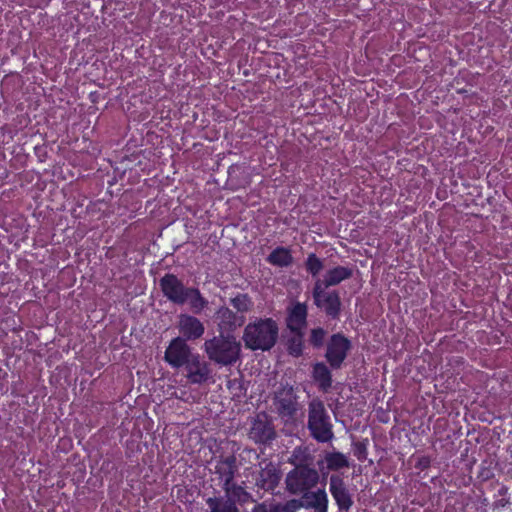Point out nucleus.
Listing matches in <instances>:
<instances>
[{"label": "nucleus", "instance_id": "nucleus-1", "mask_svg": "<svg viewBox=\"0 0 512 512\" xmlns=\"http://www.w3.org/2000/svg\"><path fill=\"white\" fill-rule=\"evenodd\" d=\"M279 326L272 318H257L246 325L242 340L251 351H270L277 343Z\"/></svg>", "mask_w": 512, "mask_h": 512}, {"label": "nucleus", "instance_id": "nucleus-2", "mask_svg": "<svg viewBox=\"0 0 512 512\" xmlns=\"http://www.w3.org/2000/svg\"><path fill=\"white\" fill-rule=\"evenodd\" d=\"M307 429L318 443H327L334 438L331 417L319 398H314L308 403Z\"/></svg>", "mask_w": 512, "mask_h": 512}, {"label": "nucleus", "instance_id": "nucleus-3", "mask_svg": "<svg viewBox=\"0 0 512 512\" xmlns=\"http://www.w3.org/2000/svg\"><path fill=\"white\" fill-rule=\"evenodd\" d=\"M299 397L292 385L280 384L272 397L273 411L285 425L295 424L298 420L302 406Z\"/></svg>", "mask_w": 512, "mask_h": 512}, {"label": "nucleus", "instance_id": "nucleus-4", "mask_svg": "<svg viewBox=\"0 0 512 512\" xmlns=\"http://www.w3.org/2000/svg\"><path fill=\"white\" fill-rule=\"evenodd\" d=\"M204 351L212 362L230 366L239 360L241 346L233 337L219 335L205 341Z\"/></svg>", "mask_w": 512, "mask_h": 512}, {"label": "nucleus", "instance_id": "nucleus-5", "mask_svg": "<svg viewBox=\"0 0 512 512\" xmlns=\"http://www.w3.org/2000/svg\"><path fill=\"white\" fill-rule=\"evenodd\" d=\"M318 482V471L307 464L296 465L285 478L286 490L293 495L304 494L315 487Z\"/></svg>", "mask_w": 512, "mask_h": 512}, {"label": "nucleus", "instance_id": "nucleus-6", "mask_svg": "<svg viewBox=\"0 0 512 512\" xmlns=\"http://www.w3.org/2000/svg\"><path fill=\"white\" fill-rule=\"evenodd\" d=\"M312 296L314 304L324 311L326 316L331 320H338L341 313V299L336 290L326 291L320 283H315Z\"/></svg>", "mask_w": 512, "mask_h": 512}, {"label": "nucleus", "instance_id": "nucleus-7", "mask_svg": "<svg viewBox=\"0 0 512 512\" xmlns=\"http://www.w3.org/2000/svg\"><path fill=\"white\" fill-rule=\"evenodd\" d=\"M352 343L343 333L332 334L327 342L325 358L332 369H340L346 360Z\"/></svg>", "mask_w": 512, "mask_h": 512}, {"label": "nucleus", "instance_id": "nucleus-8", "mask_svg": "<svg viewBox=\"0 0 512 512\" xmlns=\"http://www.w3.org/2000/svg\"><path fill=\"white\" fill-rule=\"evenodd\" d=\"M248 437L257 445L271 446L277 437L273 422L266 413L258 414L251 422Z\"/></svg>", "mask_w": 512, "mask_h": 512}, {"label": "nucleus", "instance_id": "nucleus-9", "mask_svg": "<svg viewBox=\"0 0 512 512\" xmlns=\"http://www.w3.org/2000/svg\"><path fill=\"white\" fill-rule=\"evenodd\" d=\"M299 507L313 508L315 512H327L328 497L324 489L310 490L302 494L301 500H291L286 503L285 512H294Z\"/></svg>", "mask_w": 512, "mask_h": 512}, {"label": "nucleus", "instance_id": "nucleus-10", "mask_svg": "<svg viewBox=\"0 0 512 512\" xmlns=\"http://www.w3.org/2000/svg\"><path fill=\"white\" fill-rule=\"evenodd\" d=\"M193 355L187 341L181 337H175L165 350L164 360L171 367L178 369L183 367Z\"/></svg>", "mask_w": 512, "mask_h": 512}, {"label": "nucleus", "instance_id": "nucleus-11", "mask_svg": "<svg viewBox=\"0 0 512 512\" xmlns=\"http://www.w3.org/2000/svg\"><path fill=\"white\" fill-rule=\"evenodd\" d=\"M163 295L172 303L183 305L186 303L187 292L190 287H186L183 282L174 274H165L159 282Z\"/></svg>", "mask_w": 512, "mask_h": 512}, {"label": "nucleus", "instance_id": "nucleus-12", "mask_svg": "<svg viewBox=\"0 0 512 512\" xmlns=\"http://www.w3.org/2000/svg\"><path fill=\"white\" fill-rule=\"evenodd\" d=\"M183 367L186 371V379L190 384L201 385L211 378L210 365L202 360L199 354H194Z\"/></svg>", "mask_w": 512, "mask_h": 512}, {"label": "nucleus", "instance_id": "nucleus-13", "mask_svg": "<svg viewBox=\"0 0 512 512\" xmlns=\"http://www.w3.org/2000/svg\"><path fill=\"white\" fill-rule=\"evenodd\" d=\"M329 491L340 512H349L354 501L345 481L339 475H331L329 480Z\"/></svg>", "mask_w": 512, "mask_h": 512}, {"label": "nucleus", "instance_id": "nucleus-14", "mask_svg": "<svg viewBox=\"0 0 512 512\" xmlns=\"http://www.w3.org/2000/svg\"><path fill=\"white\" fill-rule=\"evenodd\" d=\"M238 470L239 465L235 455L232 454L225 457H219L214 466V473L218 477L221 488L234 482Z\"/></svg>", "mask_w": 512, "mask_h": 512}, {"label": "nucleus", "instance_id": "nucleus-15", "mask_svg": "<svg viewBox=\"0 0 512 512\" xmlns=\"http://www.w3.org/2000/svg\"><path fill=\"white\" fill-rule=\"evenodd\" d=\"M178 331L180 337L185 341H194L200 339L204 332V324L195 316L189 314H181L178 318Z\"/></svg>", "mask_w": 512, "mask_h": 512}, {"label": "nucleus", "instance_id": "nucleus-16", "mask_svg": "<svg viewBox=\"0 0 512 512\" xmlns=\"http://www.w3.org/2000/svg\"><path fill=\"white\" fill-rule=\"evenodd\" d=\"M281 480L280 471L272 464L268 463L259 472L256 478V486L267 492H273Z\"/></svg>", "mask_w": 512, "mask_h": 512}, {"label": "nucleus", "instance_id": "nucleus-17", "mask_svg": "<svg viewBox=\"0 0 512 512\" xmlns=\"http://www.w3.org/2000/svg\"><path fill=\"white\" fill-rule=\"evenodd\" d=\"M307 306L305 303L297 302L288 312L287 328L290 332H298L307 324Z\"/></svg>", "mask_w": 512, "mask_h": 512}, {"label": "nucleus", "instance_id": "nucleus-18", "mask_svg": "<svg viewBox=\"0 0 512 512\" xmlns=\"http://www.w3.org/2000/svg\"><path fill=\"white\" fill-rule=\"evenodd\" d=\"M353 274V269L344 266H337L332 269H329L323 280L317 279L315 283L322 284L323 287L335 286L341 283L342 281L349 279Z\"/></svg>", "mask_w": 512, "mask_h": 512}, {"label": "nucleus", "instance_id": "nucleus-19", "mask_svg": "<svg viewBox=\"0 0 512 512\" xmlns=\"http://www.w3.org/2000/svg\"><path fill=\"white\" fill-rule=\"evenodd\" d=\"M222 490L225 496L231 499L236 505H245L254 502L253 496L244 487V482L242 485L232 482L230 485L223 487Z\"/></svg>", "mask_w": 512, "mask_h": 512}, {"label": "nucleus", "instance_id": "nucleus-20", "mask_svg": "<svg viewBox=\"0 0 512 512\" xmlns=\"http://www.w3.org/2000/svg\"><path fill=\"white\" fill-rule=\"evenodd\" d=\"M312 378L320 390L327 392L332 387V373L323 362H317L312 367Z\"/></svg>", "mask_w": 512, "mask_h": 512}, {"label": "nucleus", "instance_id": "nucleus-21", "mask_svg": "<svg viewBox=\"0 0 512 512\" xmlns=\"http://www.w3.org/2000/svg\"><path fill=\"white\" fill-rule=\"evenodd\" d=\"M209 512H240L237 505L226 496H213L206 499Z\"/></svg>", "mask_w": 512, "mask_h": 512}, {"label": "nucleus", "instance_id": "nucleus-22", "mask_svg": "<svg viewBox=\"0 0 512 512\" xmlns=\"http://www.w3.org/2000/svg\"><path fill=\"white\" fill-rule=\"evenodd\" d=\"M292 335L286 341V349L290 356L298 358L302 356L304 349V332H291Z\"/></svg>", "mask_w": 512, "mask_h": 512}, {"label": "nucleus", "instance_id": "nucleus-23", "mask_svg": "<svg viewBox=\"0 0 512 512\" xmlns=\"http://www.w3.org/2000/svg\"><path fill=\"white\" fill-rule=\"evenodd\" d=\"M218 318L220 320V326L227 330H233L242 323V317H239L237 313L227 307L219 309Z\"/></svg>", "mask_w": 512, "mask_h": 512}, {"label": "nucleus", "instance_id": "nucleus-24", "mask_svg": "<svg viewBox=\"0 0 512 512\" xmlns=\"http://www.w3.org/2000/svg\"><path fill=\"white\" fill-rule=\"evenodd\" d=\"M186 303H189L190 308L195 313H200L208 304L207 300L201 295L199 289L190 287L187 296Z\"/></svg>", "mask_w": 512, "mask_h": 512}, {"label": "nucleus", "instance_id": "nucleus-25", "mask_svg": "<svg viewBox=\"0 0 512 512\" xmlns=\"http://www.w3.org/2000/svg\"><path fill=\"white\" fill-rule=\"evenodd\" d=\"M327 468L331 471H337L342 468L348 467L349 462L347 457L341 452H330L325 456Z\"/></svg>", "mask_w": 512, "mask_h": 512}, {"label": "nucleus", "instance_id": "nucleus-26", "mask_svg": "<svg viewBox=\"0 0 512 512\" xmlns=\"http://www.w3.org/2000/svg\"><path fill=\"white\" fill-rule=\"evenodd\" d=\"M230 304L241 313L249 311L252 306L250 297L247 294L241 293L236 295L234 298H231Z\"/></svg>", "mask_w": 512, "mask_h": 512}, {"label": "nucleus", "instance_id": "nucleus-27", "mask_svg": "<svg viewBox=\"0 0 512 512\" xmlns=\"http://www.w3.org/2000/svg\"><path fill=\"white\" fill-rule=\"evenodd\" d=\"M327 332L322 327H317L311 330L309 336V343L313 348H321L325 342Z\"/></svg>", "mask_w": 512, "mask_h": 512}, {"label": "nucleus", "instance_id": "nucleus-28", "mask_svg": "<svg viewBox=\"0 0 512 512\" xmlns=\"http://www.w3.org/2000/svg\"><path fill=\"white\" fill-rule=\"evenodd\" d=\"M323 268L321 258H307L306 269L313 276H316Z\"/></svg>", "mask_w": 512, "mask_h": 512}, {"label": "nucleus", "instance_id": "nucleus-29", "mask_svg": "<svg viewBox=\"0 0 512 512\" xmlns=\"http://www.w3.org/2000/svg\"><path fill=\"white\" fill-rule=\"evenodd\" d=\"M431 465V459L429 456H420L417 458L415 462V468L424 471L428 469Z\"/></svg>", "mask_w": 512, "mask_h": 512}, {"label": "nucleus", "instance_id": "nucleus-30", "mask_svg": "<svg viewBox=\"0 0 512 512\" xmlns=\"http://www.w3.org/2000/svg\"><path fill=\"white\" fill-rule=\"evenodd\" d=\"M354 455L359 461H364L367 456L366 445L363 443H357L354 451Z\"/></svg>", "mask_w": 512, "mask_h": 512}, {"label": "nucleus", "instance_id": "nucleus-31", "mask_svg": "<svg viewBox=\"0 0 512 512\" xmlns=\"http://www.w3.org/2000/svg\"><path fill=\"white\" fill-rule=\"evenodd\" d=\"M267 260L273 265L287 267L292 263L293 258H267Z\"/></svg>", "mask_w": 512, "mask_h": 512}, {"label": "nucleus", "instance_id": "nucleus-32", "mask_svg": "<svg viewBox=\"0 0 512 512\" xmlns=\"http://www.w3.org/2000/svg\"><path fill=\"white\" fill-rule=\"evenodd\" d=\"M252 512H279L278 507L274 506L272 508H268L265 503H259L254 506Z\"/></svg>", "mask_w": 512, "mask_h": 512}, {"label": "nucleus", "instance_id": "nucleus-33", "mask_svg": "<svg viewBox=\"0 0 512 512\" xmlns=\"http://www.w3.org/2000/svg\"><path fill=\"white\" fill-rule=\"evenodd\" d=\"M245 455H246L247 457H249V458H250L251 456H254L255 458H257V457H258V454H257L256 450H254V449H247V448H246V449H244V450L241 452L240 457H241V458H245Z\"/></svg>", "mask_w": 512, "mask_h": 512}, {"label": "nucleus", "instance_id": "nucleus-34", "mask_svg": "<svg viewBox=\"0 0 512 512\" xmlns=\"http://www.w3.org/2000/svg\"><path fill=\"white\" fill-rule=\"evenodd\" d=\"M279 251H280L279 249H275V250H273V251L270 253V255H269V256H271V257L279 256V255H278Z\"/></svg>", "mask_w": 512, "mask_h": 512}]
</instances>
